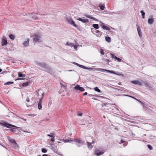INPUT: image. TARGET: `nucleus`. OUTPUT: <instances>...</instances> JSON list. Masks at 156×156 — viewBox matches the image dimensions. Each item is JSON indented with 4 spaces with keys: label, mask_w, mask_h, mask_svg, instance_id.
<instances>
[{
    "label": "nucleus",
    "mask_w": 156,
    "mask_h": 156,
    "mask_svg": "<svg viewBox=\"0 0 156 156\" xmlns=\"http://www.w3.org/2000/svg\"><path fill=\"white\" fill-rule=\"evenodd\" d=\"M61 140L63 141L65 143L69 142L71 143L73 141H74L76 143V145L78 147H80L82 145H84V144L83 141L78 138L73 139L70 138L69 139H62Z\"/></svg>",
    "instance_id": "f257e3e1"
},
{
    "label": "nucleus",
    "mask_w": 156,
    "mask_h": 156,
    "mask_svg": "<svg viewBox=\"0 0 156 156\" xmlns=\"http://www.w3.org/2000/svg\"><path fill=\"white\" fill-rule=\"evenodd\" d=\"M36 65L44 68L45 69L44 71L48 73L51 72V69L50 66H48L47 63L44 62H36Z\"/></svg>",
    "instance_id": "f03ea898"
},
{
    "label": "nucleus",
    "mask_w": 156,
    "mask_h": 156,
    "mask_svg": "<svg viewBox=\"0 0 156 156\" xmlns=\"http://www.w3.org/2000/svg\"><path fill=\"white\" fill-rule=\"evenodd\" d=\"M65 20L67 21L70 25H73L76 28L77 27V26L75 24L72 18L70 17H66L65 18Z\"/></svg>",
    "instance_id": "7ed1b4c3"
},
{
    "label": "nucleus",
    "mask_w": 156,
    "mask_h": 156,
    "mask_svg": "<svg viewBox=\"0 0 156 156\" xmlns=\"http://www.w3.org/2000/svg\"><path fill=\"white\" fill-rule=\"evenodd\" d=\"M94 69H95V70H98L101 72H108L109 73H112L115 74H117L115 72L112 70H110L107 69H105L101 68H94Z\"/></svg>",
    "instance_id": "20e7f679"
},
{
    "label": "nucleus",
    "mask_w": 156,
    "mask_h": 156,
    "mask_svg": "<svg viewBox=\"0 0 156 156\" xmlns=\"http://www.w3.org/2000/svg\"><path fill=\"white\" fill-rule=\"evenodd\" d=\"M0 125L9 128H10L11 126L15 127L17 128H19L18 127H16L11 124L7 123L5 122H0Z\"/></svg>",
    "instance_id": "39448f33"
},
{
    "label": "nucleus",
    "mask_w": 156,
    "mask_h": 156,
    "mask_svg": "<svg viewBox=\"0 0 156 156\" xmlns=\"http://www.w3.org/2000/svg\"><path fill=\"white\" fill-rule=\"evenodd\" d=\"M34 41L35 42H40L41 41V36L36 34L35 35V37L34 38Z\"/></svg>",
    "instance_id": "423d86ee"
},
{
    "label": "nucleus",
    "mask_w": 156,
    "mask_h": 156,
    "mask_svg": "<svg viewBox=\"0 0 156 156\" xmlns=\"http://www.w3.org/2000/svg\"><path fill=\"white\" fill-rule=\"evenodd\" d=\"M8 42L7 38L5 36L3 37L1 39V45L4 46L7 44Z\"/></svg>",
    "instance_id": "0eeeda50"
},
{
    "label": "nucleus",
    "mask_w": 156,
    "mask_h": 156,
    "mask_svg": "<svg viewBox=\"0 0 156 156\" xmlns=\"http://www.w3.org/2000/svg\"><path fill=\"white\" fill-rule=\"evenodd\" d=\"M9 141L14 146L16 147L18 146V145L16 143L15 140L14 139H12L10 137H9L8 138Z\"/></svg>",
    "instance_id": "6e6552de"
},
{
    "label": "nucleus",
    "mask_w": 156,
    "mask_h": 156,
    "mask_svg": "<svg viewBox=\"0 0 156 156\" xmlns=\"http://www.w3.org/2000/svg\"><path fill=\"white\" fill-rule=\"evenodd\" d=\"M100 25L102 27L103 29L107 30H110V28L109 27L106 26V24L104 23L101 21L100 22Z\"/></svg>",
    "instance_id": "1a4fd4ad"
},
{
    "label": "nucleus",
    "mask_w": 156,
    "mask_h": 156,
    "mask_svg": "<svg viewBox=\"0 0 156 156\" xmlns=\"http://www.w3.org/2000/svg\"><path fill=\"white\" fill-rule=\"evenodd\" d=\"M25 76H26V75L25 74H22L20 72L19 73H18L19 77H22V78H18L16 80H25V79L23 78L25 77Z\"/></svg>",
    "instance_id": "9d476101"
},
{
    "label": "nucleus",
    "mask_w": 156,
    "mask_h": 156,
    "mask_svg": "<svg viewBox=\"0 0 156 156\" xmlns=\"http://www.w3.org/2000/svg\"><path fill=\"white\" fill-rule=\"evenodd\" d=\"M74 89L76 90H79L82 92L85 90L84 89L83 87H80L79 85H77L75 86Z\"/></svg>",
    "instance_id": "9b49d317"
},
{
    "label": "nucleus",
    "mask_w": 156,
    "mask_h": 156,
    "mask_svg": "<svg viewBox=\"0 0 156 156\" xmlns=\"http://www.w3.org/2000/svg\"><path fill=\"white\" fill-rule=\"evenodd\" d=\"M77 20L79 21H81L83 23H88L89 22L88 20L87 19H84L81 18H79Z\"/></svg>",
    "instance_id": "f8f14e48"
},
{
    "label": "nucleus",
    "mask_w": 156,
    "mask_h": 156,
    "mask_svg": "<svg viewBox=\"0 0 156 156\" xmlns=\"http://www.w3.org/2000/svg\"><path fill=\"white\" fill-rule=\"evenodd\" d=\"M79 66L81 68H83L84 69H89V70H93L94 69V68H90V67H87L85 66H84L80 65Z\"/></svg>",
    "instance_id": "ddd939ff"
},
{
    "label": "nucleus",
    "mask_w": 156,
    "mask_h": 156,
    "mask_svg": "<svg viewBox=\"0 0 156 156\" xmlns=\"http://www.w3.org/2000/svg\"><path fill=\"white\" fill-rule=\"evenodd\" d=\"M131 82L132 83L135 85L138 84L139 85L141 86L142 84V83L141 82H139L138 80H137L132 81H131Z\"/></svg>",
    "instance_id": "4468645a"
},
{
    "label": "nucleus",
    "mask_w": 156,
    "mask_h": 156,
    "mask_svg": "<svg viewBox=\"0 0 156 156\" xmlns=\"http://www.w3.org/2000/svg\"><path fill=\"white\" fill-rule=\"evenodd\" d=\"M42 98L40 99L39 102L38 103V109L39 110H40L42 108Z\"/></svg>",
    "instance_id": "2eb2a0df"
},
{
    "label": "nucleus",
    "mask_w": 156,
    "mask_h": 156,
    "mask_svg": "<svg viewBox=\"0 0 156 156\" xmlns=\"http://www.w3.org/2000/svg\"><path fill=\"white\" fill-rule=\"evenodd\" d=\"M107 14L110 15L113 14H119L120 13V11H117L115 12H107Z\"/></svg>",
    "instance_id": "dca6fc26"
},
{
    "label": "nucleus",
    "mask_w": 156,
    "mask_h": 156,
    "mask_svg": "<svg viewBox=\"0 0 156 156\" xmlns=\"http://www.w3.org/2000/svg\"><path fill=\"white\" fill-rule=\"evenodd\" d=\"M111 55H112V58H113L116 60H117V61L118 62H120L121 61L122 59L121 58L117 57L116 56H115L112 54H111Z\"/></svg>",
    "instance_id": "f3484780"
},
{
    "label": "nucleus",
    "mask_w": 156,
    "mask_h": 156,
    "mask_svg": "<svg viewBox=\"0 0 156 156\" xmlns=\"http://www.w3.org/2000/svg\"><path fill=\"white\" fill-rule=\"evenodd\" d=\"M154 21V20L153 18H149L148 19V23L149 24H152L153 23Z\"/></svg>",
    "instance_id": "a211bd4d"
},
{
    "label": "nucleus",
    "mask_w": 156,
    "mask_h": 156,
    "mask_svg": "<svg viewBox=\"0 0 156 156\" xmlns=\"http://www.w3.org/2000/svg\"><path fill=\"white\" fill-rule=\"evenodd\" d=\"M29 41H30V40L29 39H28V38L27 39V40L26 41H24L23 43V44L24 46H26L28 45L29 44Z\"/></svg>",
    "instance_id": "6ab92c4d"
},
{
    "label": "nucleus",
    "mask_w": 156,
    "mask_h": 156,
    "mask_svg": "<svg viewBox=\"0 0 156 156\" xmlns=\"http://www.w3.org/2000/svg\"><path fill=\"white\" fill-rule=\"evenodd\" d=\"M31 17V18H32L33 19L35 20L36 19H37L38 18L36 14L33 13V15H32V16L30 15Z\"/></svg>",
    "instance_id": "aec40b11"
},
{
    "label": "nucleus",
    "mask_w": 156,
    "mask_h": 156,
    "mask_svg": "<svg viewBox=\"0 0 156 156\" xmlns=\"http://www.w3.org/2000/svg\"><path fill=\"white\" fill-rule=\"evenodd\" d=\"M30 82L29 81H27L25 83H23L22 84V86L23 87H25L28 86L30 83Z\"/></svg>",
    "instance_id": "412c9836"
},
{
    "label": "nucleus",
    "mask_w": 156,
    "mask_h": 156,
    "mask_svg": "<svg viewBox=\"0 0 156 156\" xmlns=\"http://www.w3.org/2000/svg\"><path fill=\"white\" fill-rule=\"evenodd\" d=\"M104 152L102 151H99V152H97L95 153V154L97 156H99L100 155L103 154Z\"/></svg>",
    "instance_id": "4be33fe9"
},
{
    "label": "nucleus",
    "mask_w": 156,
    "mask_h": 156,
    "mask_svg": "<svg viewBox=\"0 0 156 156\" xmlns=\"http://www.w3.org/2000/svg\"><path fill=\"white\" fill-rule=\"evenodd\" d=\"M142 105L143 106V109L147 110V105L144 103H142Z\"/></svg>",
    "instance_id": "5701e85b"
},
{
    "label": "nucleus",
    "mask_w": 156,
    "mask_h": 156,
    "mask_svg": "<svg viewBox=\"0 0 156 156\" xmlns=\"http://www.w3.org/2000/svg\"><path fill=\"white\" fill-rule=\"evenodd\" d=\"M105 39L108 42H110L111 41V39L109 37H105Z\"/></svg>",
    "instance_id": "b1692460"
},
{
    "label": "nucleus",
    "mask_w": 156,
    "mask_h": 156,
    "mask_svg": "<svg viewBox=\"0 0 156 156\" xmlns=\"http://www.w3.org/2000/svg\"><path fill=\"white\" fill-rule=\"evenodd\" d=\"M47 136L51 138H54L55 137V133H50V134H48Z\"/></svg>",
    "instance_id": "393cba45"
},
{
    "label": "nucleus",
    "mask_w": 156,
    "mask_h": 156,
    "mask_svg": "<svg viewBox=\"0 0 156 156\" xmlns=\"http://www.w3.org/2000/svg\"><path fill=\"white\" fill-rule=\"evenodd\" d=\"M87 144L89 148L91 149L93 148V146L91 145V143L87 142Z\"/></svg>",
    "instance_id": "a878e982"
},
{
    "label": "nucleus",
    "mask_w": 156,
    "mask_h": 156,
    "mask_svg": "<svg viewBox=\"0 0 156 156\" xmlns=\"http://www.w3.org/2000/svg\"><path fill=\"white\" fill-rule=\"evenodd\" d=\"M9 37L10 39L12 40H14L15 38V36L13 34H10L9 35Z\"/></svg>",
    "instance_id": "bb28decb"
},
{
    "label": "nucleus",
    "mask_w": 156,
    "mask_h": 156,
    "mask_svg": "<svg viewBox=\"0 0 156 156\" xmlns=\"http://www.w3.org/2000/svg\"><path fill=\"white\" fill-rule=\"evenodd\" d=\"M92 26L95 29H98L99 28L98 25V24H93L92 25Z\"/></svg>",
    "instance_id": "cd10ccee"
},
{
    "label": "nucleus",
    "mask_w": 156,
    "mask_h": 156,
    "mask_svg": "<svg viewBox=\"0 0 156 156\" xmlns=\"http://www.w3.org/2000/svg\"><path fill=\"white\" fill-rule=\"evenodd\" d=\"M141 14L142 18L144 19L145 18V13L143 10H141L140 11Z\"/></svg>",
    "instance_id": "c85d7f7f"
},
{
    "label": "nucleus",
    "mask_w": 156,
    "mask_h": 156,
    "mask_svg": "<svg viewBox=\"0 0 156 156\" xmlns=\"http://www.w3.org/2000/svg\"><path fill=\"white\" fill-rule=\"evenodd\" d=\"M91 31L92 32H94L95 33H100V31L97 30H95L94 28H91Z\"/></svg>",
    "instance_id": "c756f323"
},
{
    "label": "nucleus",
    "mask_w": 156,
    "mask_h": 156,
    "mask_svg": "<svg viewBox=\"0 0 156 156\" xmlns=\"http://www.w3.org/2000/svg\"><path fill=\"white\" fill-rule=\"evenodd\" d=\"M94 90L99 93L101 92V90L98 88V87H95L94 88Z\"/></svg>",
    "instance_id": "7c9ffc66"
},
{
    "label": "nucleus",
    "mask_w": 156,
    "mask_h": 156,
    "mask_svg": "<svg viewBox=\"0 0 156 156\" xmlns=\"http://www.w3.org/2000/svg\"><path fill=\"white\" fill-rule=\"evenodd\" d=\"M41 151L43 153H46L47 151V149L46 148H42L41 150Z\"/></svg>",
    "instance_id": "2f4dec72"
},
{
    "label": "nucleus",
    "mask_w": 156,
    "mask_h": 156,
    "mask_svg": "<svg viewBox=\"0 0 156 156\" xmlns=\"http://www.w3.org/2000/svg\"><path fill=\"white\" fill-rule=\"evenodd\" d=\"M99 7H100V9L101 10H104L105 8V6L104 5H99Z\"/></svg>",
    "instance_id": "473e14b6"
},
{
    "label": "nucleus",
    "mask_w": 156,
    "mask_h": 156,
    "mask_svg": "<svg viewBox=\"0 0 156 156\" xmlns=\"http://www.w3.org/2000/svg\"><path fill=\"white\" fill-rule=\"evenodd\" d=\"M12 131L13 132V133H17V131L16 129V128H13L12 130Z\"/></svg>",
    "instance_id": "72a5a7b5"
},
{
    "label": "nucleus",
    "mask_w": 156,
    "mask_h": 156,
    "mask_svg": "<svg viewBox=\"0 0 156 156\" xmlns=\"http://www.w3.org/2000/svg\"><path fill=\"white\" fill-rule=\"evenodd\" d=\"M73 47L76 50H77V46L76 45H74L73 44H72V45L71 46V47Z\"/></svg>",
    "instance_id": "f704fd0d"
},
{
    "label": "nucleus",
    "mask_w": 156,
    "mask_h": 156,
    "mask_svg": "<svg viewBox=\"0 0 156 156\" xmlns=\"http://www.w3.org/2000/svg\"><path fill=\"white\" fill-rule=\"evenodd\" d=\"M130 97H131L132 98H134L136 100H137L138 102H139L142 105V103H143V102H142L141 101H140V100H138L136 99V98H134V97H132V96H129Z\"/></svg>",
    "instance_id": "c9c22d12"
},
{
    "label": "nucleus",
    "mask_w": 156,
    "mask_h": 156,
    "mask_svg": "<svg viewBox=\"0 0 156 156\" xmlns=\"http://www.w3.org/2000/svg\"><path fill=\"white\" fill-rule=\"evenodd\" d=\"M98 34H97V36L98 37H100L102 34V32L100 31V33H98Z\"/></svg>",
    "instance_id": "e433bc0d"
},
{
    "label": "nucleus",
    "mask_w": 156,
    "mask_h": 156,
    "mask_svg": "<svg viewBox=\"0 0 156 156\" xmlns=\"http://www.w3.org/2000/svg\"><path fill=\"white\" fill-rule=\"evenodd\" d=\"M147 147L150 150H152V146L149 144H148L147 145Z\"/></svg>",
    "instance_id": "4c0bfd02"
},
{
    "label": "nucleus",
    "mask_w": 156,
    "mask_h": 156,
    "mask_svg": "<svg viewBox=\"0 0 156 156\" xmlns=\"http://www.w3.org/2000/svg\"><path fill=\"white\" fill-rule=\"evenodd\" d=\"M32 15H33V13H28V14L26 15L28 16L29 17L31 18L30 15L32 16Z\"/></svg>",
    "instance_id": "58836bf2"
},
{
    "label": "nucleus",
    "mask_w": 156,
    "mask_h": 156,
    "mask_svg": "<svg viewBox=\"0 0 156 156\" xmlns=\"http://www.w3.org/2000/svg\"><path fill=\"white\" fill-rule=\"evenodd\" d=\"M13 82H7L6 83V84L8 85H9L10 84H13Z\"/></svg>",
    "instance_id": "ea45409f"
},
{
    "label": "nucleus",
    "mask_w": 156,
    "mask_h": 156,
    "mask_svg": "<svg viewBox=\"0 0 156 156\" xmlns=\"http://www.w3.org/2000/svg\"><path fill=\"white\" fill-rule=\"evenodd\" d=\"M136 26L137 27V31L138 32V31H140L141 30H140V27L139 26H138L137 25H136Z\"/></svg>",
    "instance_id": "a19ab883"
},
{
    "label": "nucleus",
    "mask_w": 156,
    "mask_h": 156,
    "mask_svg": "<svg viewBox=\"0 0 156 156\" xmlns=\"http://www.w3.org/2000/svg\"><path fill=\"white\" fill-rule=\"evenodd\" d=\"M72 43H69V42H67L66 44V45L71 46L72 45Z\"/></svg>",
    "instance_id": "79ce46f5"
},
{
    "label": "nucleus",
    "mask_w": 156,
    "mask_h": 156,
    "mask_svg": "<svg viewBox=\"0 0 156 156\" xmlns=\"http://www.w3.org/2000/svg\"><path fill=\"white\" fill-rule=\"evenodd\" d=\"M138 34L140 37H141L142 36V33L141 31H138Z\"/></svg>",
    "instance_id": "37998d69"
},
{
    "label": "nucleus",
    "mask_w": 156,
    "mask_h": 156,
    "mask_svg": "<svg viewBox=\"0 0 156 156\" xmlns=\"http://www.w3.org/2000/svg\"><path fill=\"white\" fill-rule=\"evenodd\" d=\"M100 52L101 54L104 55V52L103 50L102 49H101Z\"/></svg>",
    "instance_id": "c03bdc74"
},
{
    "label": "nucleus",
    "mask_w": 156,
    "mask_h": 156,
    "mask_svg": "<svg viewBox=\"0 0 156 156\" xmlns=\"http://www.w3.org/2000/svg\"><path fill=\"white\" fill-rule=\"evenodd\" d=\"M91 19L93 20H95V21H98V20L96 19L94 17H91Z\"/></svg>",
    "instance_id": "a18cd8bd"
},
{
    "label": "nucleus",
    "mask_w": 156,
    "mask_h": 156,
    "mask_svg": "<svg viewBox=\"0 0 156 156\" xmlns=\"http://www.w3.org/2000/svg\"><path fill=\"white\" fill-rule=\"evenodd\" d=\"M73 64H75V65H76V66H79V64L77 63H76L75 62H73Z\"/></svg>",
    "instance_id": "49530a36"
},
{
    "label": "nucleus",
    "mask_w": 156,
    "mask_h": 156,
    "mask_svg": "<svg viewBox=\"0 0 156 156\" xmlns=\"http://www.w3.org/2000/svg\"><path fill=\"white\" fill-rule=\"evenodd\" d=\"M108 105L107 104H104V103H103V104L102 105V106H107V105Z\"/></svg>",
    "instance_id": "de8ad7c7"
},
{
    "label": "nucleus",
    "mask_w": 156,
    "mask_h": 156,
    "mask_svg": "<svg viewBox=\"0 0 156 156\" xmlns=\"http://www.w3.org/2000/svg\"><path fill=\"white\" fill-rule=\"evenodd\" d=\"M51 140V142H54L55 141V140L53 138L51 139V140Z\"/></svg>",
    "instance_id": "09e8293b"
},
{
    "label": "nucleus",
    "mask_w": 156,
    "mask_h": 156,
    "mask_svg": "<svg viewBox=\"0 0 156 156\" xmlns=\"http://www.w3.org/2000/svg\"><path fill=\"white\" fill-rule=\"evenodd\" d=\"M86 17H87L88 18H90V19H91V17H91V16H86Z\"/></svg>",
    "instance_id": "8fccbe9b"
},
{
    "label": "nucleus",
    "mask_w": 156,
    "mask_h": 156,
    "mask_svg": "<svg viewBox=\"0 0 156 156\" xmlns=\"http://www.w3.org/2000/svg\"><path fill=\"white\" fill-rule=\"evenodd\" d=\"M87 93L86 92L85 93H84L83 94V96H85V95H87Z\"/></svg>",
    "instance_id": "3c124183"
},
{
    "label": "nucleus",
    "mask_w": 156,
    "mask_h": 156,
    "mask_svg": "<svg viewBox=\"0 0 156 156\" xmlns=\"http://www.w3.org/2000/svg\"><path fill=\"white\" fill-rule=\"evenodd\" d=\"M125 142V141H124L122 140H121L120 143L121 144L123 143L124 142Z\"/></svg>",
    "instance_id": "603ef678"
},
{
    "label": "nucleus",
    "mask_w": 156,
    "mask_h": 156,
    "mask_svg": "<svg viewBox=\"0 0 156 156\" xmlns=\"http://www.w3.org/2000/svg\"><path fill=\"white\" fill-rule=\"evenodd\" d=\"M82 115V113H79L78 114V115H79L80 116H81Z\"/></svg>",
    "instance_id": "864d4df0"
},
{
    "label": "nucleus",
    "mask_w": 156,
    "mask_h": 156,
    "mask_svg": "<svg viewBox=\"0 0 156 156\" xmlns=\"http://www.w3.org/2000/svg\"><path fill=\"white\" fill-rule=\"evenodd\" d=\"M51 104V102H49L48 104V106L49 107L50 105Z\"/></svg>",
    "instance_id": "5fc2aeb1"
},
{
    "label": "nucleus",
    "mask_w": 156,
    "mask_h": 156,
    "mask_svg": "<svg viewBox=\"0 0 156 156\" xmlns=\"http://www.w3.org/2000/svg\"><path fill=\"white\" fill-rule=\"evenodd\" d=\"M88 96H94V95H92V94H89L88 95Z\"/></svg>",
    "instance_id": "6e6d98bb"
},
{
    "label": "nucleus",
    "mask_w": 156,
    "mask_h": 156,
    "mask_svg": "<svg viewBox=\"0 0 156 156\" xmlns=\"http://www.w3.org/2000/svg\"><path fill=\"white\" fill-rule=\"evenodd\" d=\"M95 142L94 140H93L92 143H91L92 144H94L95 143Z\"/></svg>",
    "instance_id": "4d7b16f0"
},
{
    "label": "nucleus",
    "mask_w": 156,
    "mask_h": 156,
    "mask_svg": "<svg viewBox=\"0 0 156 156\" xmlns=\"http://www.w3.org/2000/svg\"><path fill=\"white\" fill-rule=\"evenodd\" d=\"M42 156H48L47 154H44Z\"/></svg>",
    "instance_id": "13d9d810"
},
{
    "label": "nucleus",
    "mask_w": 156,
    "mask_h": 156,
    "mask_svg": "<svg viewBox=\"0 0 156 156\" xmlns=\"http://www.w3.org/2000/svg\"><path fill=\"white\" fill-rule=\"evenodd\" d=\"M26 101H27V102H29L30 101V100H29V99H27V100H26Z\"/></svg>",
    "instance_id": "bf43d9fd"
},
{
    "label": "nucleus",
    "mask_w": 156,
    "mask_h": 156,
    "mask_svg": "<svg viewBox=\"0 0 156 156\" xmlns=\"http://www.w3.org/2000/svg\"><path fill=\"white\" fill-rule=\"evenodd\" d=\"M108 61H109V60H107V64H109Z\"/></svg>",
    "instance_id": "052dcab7"
},
{
    "label": "nucleus",
    "mask_w": 156,
    "mask_h": 156,
    "mask_svg": "<svg viewBox=\"0 0 156 156\" xmlns=\"http://www.w3.org/2000/svg\"><path fill=\"white\" fill-rule=\"evenodd\" d=\"M5 72H6L5 71H3L1 73L3 74Z\"/></svg>",
    "instance_id": "680f3d73"
},
{
    "label": "nucleus",
    "mask_w": 156,
    "mask_h": 156,
    "mask_svg": "<svg viewBox=\"0 0 156 156\" xmlns=\"http://www.w3.org/2000/svg\"><path fill=\"white\" fill-rule=\"evenodd\" d=\"M28 115L32 116L33 115V114H29Z\"/></svg>",
    "instance_id": "e2e57ef3"
},
{
    "label": "nucleus",
    "mask_w": 156,
    "mask_h": 156,
    "mask_svg": "<svg viewBox=\"0 0 156 156\" xmlns=\"http://www.w3.org/2000/svg\"><path fill=\"white\" fill-rule=\"evenodd\" d=\"M0 145H1L2 146H3L4 148H5V147L3 145H2V144H0Z\"/></svg>",
    "instance_id": "0e129e2a"
},
{
    "label": "nucleus",
    "mask_w": 156,
    "mask_h": 156,
    "mask_svg": "<svg viewBox=\"0 0 156 156\" xmlns=\"http://www.w3.org/2000/svg\"><path fill=\"white\" fill-rule=\"evenodd\" d=\"M28 105L27 104V107L29 106L30 105Z\"/></svg>",
    "instance_id": "69168bd1"
},
{
    "label": "nucleus",
    "mask_w": 156,
    "mask_h": 156,
    "mask_svg": "<svg viewBox=\"0 0 156 156\" xmlns=\"http://www.w3.org/2000/svg\"><path fill=\"white\" fill-rule=\"evenodd\" d=\"M44 94H42V98H43L44 97Z\"/></svg>",
    "instance_id": "338daca9"
},
{
    "label": "nucleus",
    "mask_w": 156,
    "mask_h": 156,
    "mask_svg": "<svg viewBox=\"0 0 156 156\" xmlns=\"http://www.w3.org/2000/svg\"><path fill=\"white\" fill-rule=\"evenodd\" d=\"M132 135H134V136L135 135V134H133V133L132 132Z\"/></svg>",
    "instance_id": "774afa93"
}]
</instances>
